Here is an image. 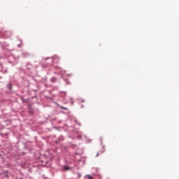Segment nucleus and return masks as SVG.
Returning a JSON list of instances; mask_svg holds the SVG:
<instances>
[{
    "label": "nucleus",
    "instance_id": "obj_1",
    "mask_svg": "<svg viewBox=\"0 0 179 179\" xmlns=\"http://www.w3.org/2000/svg\"><path fill=\"white\" fill-rule=\"evenodd\" d=\"M11 35H12V32H10V31H6V36L7 37H9V36H11Z\"/></svg>",
    "mask_w": 179,
    "mask_h": 179
},
{
    "label": "nucleus",
    "instance_id": "obj_2",
    "mask_svg": "<svg viewBox=\"0 0 179 179\" xmlns=\"http://www.w3.org/2000/svg\"><path fill=\"white\" fill-rule=\"evenodd\" d=\"M85 179H93V177L90 175H87L85 176Z\"/></svg>",
    "mask_w": 179,
    "mask_h": 179
},
{
    "label": "nucleus",
    "instance_id": "obj_3",
    "mask_svg": "<svg viewBox=\"0 0 179 179\" xmlns=\"http://www.w3.org/2000/svg\"><path fill=\"white\" fill-rule=\"evenodd\" d=\"M51 80H52V82H55V80H57V78H52Z\"/></svg>",
    "mask_w": 179,
    "mask_h": 179
},
{
    "label": "nucleus",
    "instance_id": "obj_4",
    "mask_svg": "<svg viewBox=\"0 0 179 179\" xmlns=\"http://www.w3.org/2000/svg\"><path fill=\"white\" fill-rule=\"evenodd\" d=\"M62 108H63V110H68L66 108H64L62 106Z\"/></svg>",
    "mask_w": 179,
    "mask_h": 179
},
{
    "label": "nucleus",
    "instance_id": "obj_5",
    "mask_svg": "<svg viewBox=\"0 0 179 179\" xmlns=\"http://www.w3.org/2000/svg\"><path fill=\"white\" fill-rule=\"evenodd\" d=\"M65 170H69V168L66 167V168H65Z\"/></svg>",
    "mask_w": 179,
    "mask_h": 179
},
{
    "label": "nucleus",
    "instance_id": "obj_6",
    "mask_svg": "<svg viewBox=\"0 0 179 179\" xmlns=\"http://www.w3.org/2000/svg\"><path fill=\"white\" fill-rule=\"evenodd\" d=\"M97 156H99V153L96 154V157H97Z\"/></svg>",
    "mask_w": 179,
    "mask_h": 179
},
{
    "label": "nucleus",
    "instance_id": "obj_7",
    "mask_svg": "<svg viewBox=\"0 0 179 179\" xmlns=\"http://www.w3.org/2000/svg\"><path fill=\"white\" fill-rule=\"evenodd\" d=\"M79 177H81V176H80V175H79Z\"/></svg>",
    "mask_w": 179,
    "mask_h": 179
}]
</instances>
